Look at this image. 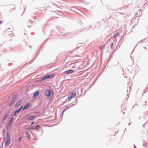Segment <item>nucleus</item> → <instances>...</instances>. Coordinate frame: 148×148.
Instances as JSON below:
<instances>
[{"label": "nucleus", "mask_w": 148, "mask_h": 148, "mask_svg": "<svg viewBox=\"0 0 148 148\" xmlns=\"http://www.w3.org/2000/svg\"><path fill=\"white\" fill-rule=\"evenodd\" d=\"M20 101H18V102H17L16 103V104H15V107H17V106H18L20 104Z\"/></svg>", "instance_id": "1a4fd4ad"}, {"label": "nucleus", "mask_w": 148, "mask_h": 148, "mask_svg": "<svg viewBox=\"0 0 148 148\" xmlns=\"http://www.w3.org/2000/svg\"><path fill=\"white\" fill-rule=\"evenodd\" d=\"M10 29V28H9V29H6V31L7 32H8V30H9V29Z\"/></svg>", "instance_id": "412c9836"}, {"label": "nucleus", "mask_w": 148, "mask_h": 148, "mask_svg": "<svg viewBox=\"0 0 148 148\" xmlns=\"http://www.w3.org/2000/svg\"><path fill=\"white\" fill-rule=\"evenodd\" d=\"M36 118V117L34 116H32L28 118V119L29 120H33Z\"/></svg>", "instance_id": "6e6552de"}, {"label": "nucleus", "mask_w": 148, "mask_h": 148, "mask_svg": "<svg viewBox=\"0 0 148 148\" xmlns=\"http://www.w3.org/2000/svg\"><path fill=\"white\" fill-rule=\"evenodd\" d=\"M104 47H105V45H103L101 47H99V49H100L101 50L102 49H103L104 48Z\"/></svg>", "instance_id": "ddd939ff"}, {"label": "nucleus", "mask_w": 148, "mask_h": 148, "mask_svg": "<svg viewBox=\"0 0 148 148\" xmlns=\"http://www.w3.org/2000/svg\"><path fill=\"white\" fill-rule=\"evenodd\" d=\"M72 98L70 96L68 98V100L69 101H70L71 100Z\"/></svg>", "instance_id": "f3484780"}, {"label": "nucleus", "mask_w": 148, "mask_h": 148, "mask_svg": "<svg viewBox=\"0 0 148 148\" xmlns=\"http://www.w3.org/2000/svg\"><path fill=\"white\" fill-rule=\"evenodd\" d=\"M39 91L38 90L36 91V92L34 93V95L33 96V97H35V98L36 97H37L38 95H39Z\"/></svg>", "instance_id": "39448f33"}, {"label": "nucleus", "mask_w": 148, "mask_h": 148, "mask_svg": "<svg viewBox=\"0 0 148 148\" xmlns=\"http://www.w3.org/2000/svg\"><path fill=\"white\" fill-rule=\"evenodd\" d=\"M23 138L22 137H21L18 139V141L19 142H21V139Z\"/></svg>", "instance_id": "dca6fc26"}, {"label": "nucleus", "mask_w": 148, "mask_h": 148, "mask_svg": "<svg viewBox=\"0 0 148 148\" xmlns=\"http://www.w3.org/2000/svg\"><path fill=\"white\" fill-rule=\"evenodd\" d=\"M27 128L28 129H31L32 130H34L35 129V127H31L30 128Z\"/></svg>", "instance_id": "a211bd4d"}, {"label": "nucleus", "mask_w": 148, "mask_h": 148, "mask_svg": "<svg viewBox=\"0 0 148 148\" xmlns=\"http://www.w3.org/2000/svg\"><path fill=\"white\" fill-rule=\"evenodd\" d=\"M45 94L46 96H49L51 94V91L49 89H47L45 91Z\"/></svg>", "instance_id": "f03ea898"}, {"label": "nucleus", "mask_w": 148, "mask_h": 148, "mask_svg": "<svg viewBox=\"0 0 148 148\" xmlns=\"http://www.w3.org/2000/svg\"><path fill=\"white\" fill-rule=\"evenodd\" d=\"M116 36H117V35H115L113 36V37L114 38H116Z\"/></svg>", "instance_id": "4be33fe9"}, {"label": "nucleus", "mask_w": 148, "mask_h": 148, "mask_svg": "<svg viewBox=\"0 0 148 148\" xmlns=\"http://www.w3.org/2000/svg\"><path fill=\"white\" fill-rule=\"evenodd\" d=\"M6 140H10V136L9 133H7L6 134Z\"/></svg>", "instance_id": "0eeeda50"}, {"label": "nucleus", "mask_w": 148, "mask_h": 148, "mask_svg": "<svg viewBox=\"0 0 148 148\" xmlns=\"http://www.w3.org/2000/svg\"><path fill=\"white\" fill-rule=\"evenodd\" d=\"M1 23V22L0 21V24Z\"/></svg>", "instance_id": "a878e982"}, {"label": "nucleus", "mask_w": 148, "mask_h": 148, "mask_svg": "<svg viewBox=\"0 0 148 148\" xmlns=\"http://www.w3.org/2000/svg\"><path fill=\"white\" fill-rule=\"evenodd\" d=\"M34 123V122H32L31 123V124L32 125V124H33Z\"/></svg>", "instance_id": "b1692460"}, {"label": "nucleus", "mask_w": 148, "mask_h": 148, "mask_svg": "<svg viewBox=\"0 0 148 148\" xmlns=\"http://www.w3.org/2000/svg\"><path fill=\"white\" fill-rule=\"evenodd\" d=\"M76 95V93H73L71 95V96L72 98H74L75 96Z\"/></svg>", "instance_id": "9b49d317"}, {"label": "nucleus", "mask_w": 148, "mask_h": 148, "mask_svg": "<svg viewBox=\"0 0 148 148\" xmlns=\"http://www.w3.org/2000/svg\"><path fill=\"white\" fill-rule=\"evenodd\" d=\"M10 140H6V141L5 143V146L6 147L8 146L9 144H10Z\"/></svg>", "instance_id": "423d86ee"}, {"label": "nucleus", "mask_w": 148, "mask_h": 148, "mask_svg": "<svg viewBox=\"0 0 148 148\" xmlns=\"http://www.w3.org/2000/svg\"><path fill=\"white\" fill-rule=\"evenodd\" d=\"M27 137L29 138V139H30L31 138L30 135L28 133H27Z\"/></svg>", "instance_id": "2eb2a0df"}, {"label": "nucleus", "mask_w": 148, "mask_h": 148, "mask_svg": "<svg viewBox=\"0 0 148 148\" xmlns=\"http://www.w3.org/2000/svg\"><path fill=\"white\" fill-rule=\"evenodd\" d=\"M73 71L72 70H69L68 71H64L63 72V73L66 74H71L73 72Z\"/></svg>", "instance_id": "7ed1b4c3"}, {"label": "nucleus", "mask_w": 148, "mask_h": 148, "mask_svg": "<svg viewBox=\"0 0 148 148\" xmlns=\"http://www.w3.org/2000/svg\"><path fill=\"white\" fill-rule=\"evenodd\" d=\"M55 76V75L54 74H50L47 75L45 76L41 80H44L45 79H49Z\"/></svg>", "instance_id": "f257e3e1"}, {"label": "nucleus", "mask_w": 148, "mask_h": 148, "mask_svg": "<svg viewBox=\"0 0 148 148\" xmlns=\"http://www.w3.org/2000/svg\"><path fill=\"white\" fill-rule=\"evenodd\" d=\"M16 112L14 113V115H15L16 114Z\"/></svg>", "instance_id": "5701e85b"}, {"label": "nucleus", "mask_w": 148, "mask_h": 148, "mask_svg": "<svg viewBox=\"0 0 148 148\" xmlns=\"http://www.w3.org/2000/svg\"><path fill=\"white\" fill-rule=\"evenodd\" d=\"M113 46V43H112V44H111L110 47L111 48H112Z\"/></svg>", "instance_id": "6ab92c4d"}, {"label": "nucleus", "mask_w": 148, "mask_h": 148, "mask_svg": "<svg viewBox=\"0 0 148 148\" xmlns=\"http://www.w3.org/2000/svg\"><path fill=\"white\" fill-rule=\"evenodd\" d=\"M75 66V65H74L73 66V67H74V66Z\"/></svg>", "instance_id": "393cba45"}, {"label": "nucleus", "mask_w": 148, "mask_h": 148, "mask_svg": "<svg viewBox=\"0 0 148 148\" xmlns=\"http://www.w3.org/2000/svg\"><path fill=\"white\" fill-rule=\"evenodd\" d=\"M23 106L21 107L18 110L16 111V113L20 111L23 108Z\"/></svg>", "instance_id": "9d476101"}, {"label": "nucleus", "mask_w": 148, "mask_h": 148, "mask_svg": "<svg viewBox=\"0 0 148 148\" xmlns=\"http://www.w3.org/2000/svg\"><path fill=\"white\" fill-rule=\"evenodd\" d=\"M13 119H14V118H12L10 119V123H11V122H12V121L13 120Z\"/></svg>", "instance_id": "aec40b11"}, {"label": "nucleus", "mask_w": 148, "mask_h": 148, "mask_svg": "<svg viewBox=\"0 0 148 148\" xmlns=\"http://www.w3.org/2000/svg\"><path fill=\"white\" fill-rule=\"evenodd\" d=\"M30 106V104L29 103H27L25 105L24 107L22 108L23 110L28 109Z\"/></svg>", "instance_id": "20e7f679"}, {"label": "nucleus", "mask_w": 148, "mask_h": 148, "mask_svg": "<svg viewBox=\"0 0 148 148\" xmlns=\"http://www.w3.org/2000/svg\"><path fill=\"white\" fill-rule=\"evenodd\" d=\"M35 128L39 129L40 128V126L39 125H38L37 126L35 127Z\"/></svg>", "instance_id": "4468645a"}, {"label": "nucleus", "mask_w": 148, "mask_h": 148, "mask_svg": "<svg viewBox=\"0 0 148 148\" xmlns=\"http://www.w3.org/2000/svg\"><path fill=\"white\" fill-rule=\"evenodd\" d=\"M7 116H8V114H5L4 117V118L3 119V120H5V119L7 117Z\"/></svg>", "instance_id": "f8f14e48"}]
</instances>
